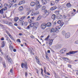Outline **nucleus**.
Listing matches in <instances>:
<instances>
[{
	"label": "nucleus",
	"mask_w": 78,
	"mask_h": 78,
	"mask_svg": "<svg viewBox=\"0 0 78 78\" xmlns=\"http://www.w3.org/2000/svg\"><path fill=\"white\" fill-rule=\"evenodd\" d=\"M39 26V23L38 22H32L30 24V27H33V30H36Z\"/></svg>",
	"instance_id": "nucleus-1"
},
{
	"label": "nucleus",
	"mask_w": 78,
	"mask_h": 78,
	"mask_svg": "<svg viewBox=\"0 0 78 78\" xmlns=\"http://www.w3.org/2000/svg\"><path fill=\"white\" fill-rule=\"evenodd\" d=\"M34 5L36 6V8L35 9V10L36 11H37L40 7H41V5L39 4V2L38 1H36L35 4L33 2H32L30 3V5L31 6H33Z\"/></svg>",
	"instance_id": "nucleus-2"
},
{
	"label": "nucleus",
	"mask_w": 78,
	"mask_h": 78,
	"mask_svg": "<svg viewBox=\"0 0 78 78\" xmlns=\"http://www.w3.org/2000/svg\"><path fill=\"white\" fill-rule=\"evenodd\" d=\"M23 66L26 69H28V67H27V63L25 62L24 63H22L21 64V67L22 68H23Z\"/></svg>",
	"instance_id": "nucleus-3"
},
{
	"label": "nucleus",
	"mask_w": 78,
	"mask_h": 78,
	"mask_svg": "<svg viewBox=\"0 0 78 78\" xmlns=\"http://www.w3.org/2000/svg\"><path fill=\"white\" fill-rule=\"evenodd\" d=\"M78 51H71L66 53L67 55H74L75 53H77Z\"/></svg>",
	"instance_id": "nucleus-4"
},
{
	"label": "nucleus",
	"mask_w": 78,
	"mask_h": 78,
	"mask_svg": "<svg viewBox=\"0 0 78 78\" xmlns=\"http://www.w3.org/2000/svg\"><path fill=\"white\" fill-rule=\"evenodd\" d=\"M46 27L47 24L45 23H43L41 25V29H43V30L45 29Z\"/></svg>",
	"instance_id": "nucleus-5"
},
{
	"label": "nucleus",
	"mask_w": 78,
	"mask_h": 78,
	"mask_svg": "<svg viewBox=\"0 0 78 78\" xmlns=\"http://www.w3.org/2000/svg\"><path fill=\"white\" fill-rule=\"evenodd\" d=\"M61 44H59L58 45H56L54 46V48H55L56 49H58V48H61Z\"/></svg>",
	"instance_id": "nucleus-6"
},
{
	"label": "nucleus",
	"mask_w": 78,
	"mask_h": 78,
	"mask_svg": "<svg viewBox=\"0 0 78 78\" xmlns=\"http://www.w3.org/2000/svg\"><path fill=\"white\" fill-rule=\"evenodd\" d=\"M7 7H5L3 9H2L1 10H0V13L2 14H3V11H6V10H7Z\"/></svg>",
	"instance_id": "nucleus-7"
},
{
	"label": "nucleus",
	"mask_w": 78,
	"mask_h": 78,
	"mask_svg": "<svg viewBox=\"0 0 78 78\" xmlns=\"http://www.w3.org/2000/svg\"><path fill=\"white\" fill-rule=\"evenodd\" d=\"M35 59H36V62H37L38 64L40 65V66H41V64L40 62V61H39V58H38V57L37 56H36L35 58Z\"/></svg>",
	"instance_id": "nucleus-8"
},
{
	"label": "nucleus",
	"mask_w": 78,
	"mask_h": 78,
	"mask_svg": "<svg viewBox=\"0 0 78 78\" xmlns=\"http://www.w3.org/2000/svg\"><path fill=\"white\" fill-rule=\"evenodd\" d=\"M70 34L69 32H68L67 33L65 34V38L66 39H67V38H69V37H70Z\"/></svg>",
	"instance_id": "nucleus-9"
},
{
	"label": "nucleus",
	"mask_w": 78,
	"mask_h": 78,
	"mask_svg": "<svg viewBox=\"0 0 78 78\" xmlns=\"http://www.w3.org/2000/svg\"><path fill=\"white\" fill-rule=\"evenodd\" d=\"M6 58L9 62L11 63L12 62V59H11V58L8 55L7 56Z\"/></svg>",
	"instance_id": "nucleus-10"
},
{
	"label": "nucleus",
	"mask_w": 78,
	"mask_h": 78,
	"mask_svg": "<svg viewBox=\"0 0 78 78\" xmlns=\"http://www.w3.org/2000/svg\"><path fill=\"white\" fill-rule=\"evenodd\" d=\"M65 52H66V49L65 48L63 49L60 51V53L62 54H63L64 53H65Z\"/></svg>",
	"instance_id": "nucleus-11"
},
{
	"label": "nucleus",
	"mask_w": 78,
	"mask_h": 78,
	"mask_svg": "<svg viewBox=\"0 0 78 78\" xmlns=\"http://www.w3.org/2000/svg\"><path fill=\"white\" fill-rule=\"evenodd\" d=\"M66 6L68 8H70L72 6V5L70 4V3L69 2L66 4Z\"/></svg>",
	"instance_id": "nucleus-12"
},
{
	"label": "nucleus",
	"mask_w": 78,
	"mask_h": 78,
	"mask_svg": "<svg viewBox=\"0 0 78 78\" xmlns=\"http://www.w3.org/2000/svg\"><path fill=\"white\" fill-rule=\"evenodd\" d=\"M23 7L22 6H20L19 7V11H23Z\"/></svg>",
	"instance_id": "nucleus-13"
},
{
	"label": "nucleus",
	"mask_w": 78,
	"mask_h": 78,
	"mask_svg": "<svg viewBox=\"0 0 78 78\" xmlns=\"http://www.w3.org/2000/svg\"><path fill=\"white\" fill-rule=\"evenodd\" d=\"M53 40H54V39L51 40L49 41V44L50 45H52L53 42Z\"/></svg>",
	"instance_id": "nucleus-14"
},
{
	"label": "nucleus",
	"mask_w": 78,
	"mask_h": 78,
	"mask_svg": "<svg viewBox=\"0 0 78 78\" xmlns=\"http://www.w3.org/2000/svg\"><path fill=\"white\" fill-rule=\"evenodd\" d=\"M9 47L11 51H13V49H14V48H13L11 44H10Z\"/></svg>",
	"instance_id": "nucleus-15"
},
{
	"label": "nucleus",
	"mask_w": 78,
	"mask_h": 78,
	"mask_svg": "<svg viewBox=\"0 0 78 78\" xmlns=\"http://www.w3.org/2000/svg\"><path fill=\"white\" fill-rule=\"evenodd\" d=\"M51 23L50 22L46 24V26H47L48 27H51Z\"/></svg>",
	"instance_id": "nucleus-16"
},
{
	"label": "nucleus",
	"mask_w": 78,
	"mask_h": 78,
	"mask_svg": "<svg viewBox=\"0 0 78 78\" xmlns=\"http://www.w3.org/2000/svg\"><path fill=\"white\" fill-rule=\"evenodd\" d=\"M42 17V16H41V15H39L38 16L37 18V19L36 20L37 21H38L41 19V18Z\"/></svg>",
	"instance_id": "nucleus-17"
},
{
	"label": "nucleus",
	"mask_w": 78,
	"mask_h": 78,
	"mask_svg": "<svg viewBox=\"0 0 78 78\" xmlns=\"http://www.w3.org/2000/svg\"><path fill=\"white\" fill-rule=\"evenodd\" d=\"M24 3H25V1H21L20 2L18 5H20L22 4H24Z\"/></svg>",
	"instance_id": "nucleus-18"
},
{
	"label": "nucleus",
	"mask_w": 78,
	"mask_h": 78,
	"mask_svg": "<svg viewBox=\"0 0 78 78\" xmlns=\"http://www.w3.org/2000/svg\"><path fill=\"white\" fill-rule=\"evenodd\" d=\"M51 18L53 19V20H55L56 19V15L55 14L52 15L51 16Z\"/></svg>",
	"instance_id": "nucleus-19"
},
{
	"label": "nucleus",
	"mask_w": 78,
	"mask_h": 78,
	"mask_svg": "<svg viewBox=\"0 0 78 78\" xmlns=\"http://www.w3.org/2000/svg\"><path fill=\"white\" fill-rule=\"evenodd\" d=\"M26 17V16H24L22 17L19 19L20 21L21 22V21H22V20H23L24 19H25Z\"/></svg>",
	"instance_id": "nucleus-20"
},
{
	"label": "nucleus",
	"mask_w": 78,
	"mask_h": 78,
	"mask_svg": "<svg viewBox=\"0 0 78 78\" xmlns=\"http://www.w3.org/2000/svg\"><path fill=\"white\" fill-rule=\"evenodd\" d=\"M42 3L44 5H45V4H47V0H42Z\"/></svg>",
	"instance_id": "nucleus-21"
},
{
	"label": "nucleus",
	"mask_w": 78,
	"mask_h": 78,
	"mask_svg": "<svg viewBox=\"0 0 78 78\" xmlns=\"http://www.w3.org/2000/svg\"><path fill=\"white\" fill-rule=\"evenodd\" d=\"M14 20L15 22H17V21H18V20H19L18 17H15L14 19Z\"/></svg>",
	"instance_id": "nucleus-22"
},
{
	"label": "nucleus",
	"mask_w": 78,
	"mask_h": 78,
	"mask_svg": "<svg viewBox=\"0 0 78 78\" xmlns=\"http://www.w3.org/2000/svg\"><path fill=\"white\" fill-rule=\"evenodd\" d=\"M54 32H55V33H59V30H58L57 28H56L55 29H54Z\"/></svg>",
	"instance_id": "nucleus-23"
},
{
	"label": "nucleus",
	"mask_w": 78,
	"mask_h": 78,
	"mask_svg": "<svg viewBox=\"0 0 78 78\" xmlns=\"http://www.w3.org/2000/svg\"><path fill=\"white\" fill-rule=\"evenodd\" d=\"M44 12L45 14H46V16H47L48 14H49V12L47 10H45Z\"/></svg>",
	"instance_id": "nucleus-24"
},
{
	"label": "nucleus",
	"mask_w": 78,
	"mask_h": 78,
	"mask_svg": "<svg viewBox=\"0 0 78 78\" xmlns=\"http://www.w3.org/2000/svg\"><path fill=\"white\" fill-rule=\"evenodd\" d=\"M56 9V7H53L51 8L50 10L51 11H53V10H55V9Z\"/></svg>",
	"instance_id": "nucleus-25"
},
{
	"label": "nucleus",
	"mask_w": 78,
	"mask_h": 78,
	"mask_svg": "<svg viewBox=\"0 0 78 78\" xmlns=\"http://www.w3.org/2000/svg\"><path fill=\"white\" fill-rule=\"evenodd\" d=\"M63 59L64 60V61H66L67 62H69V60L67 58H63Z\"/></svg>",
	"instance_id": "nucleus-26"
},
{
	"label": "nucleus",
	"mask_w": 78,
	"mask_h": 78,
	"mask_svg": "<svg viewBox=\"0 0 78 78\" xmlns=\"http://www.w3.org/2000/svg\"><path fill=\"white\" fill-rule=\"evenodd\" d=\"M51 6H54L55 5V2L53 1L51 2Z\"/></svg>",
	"instance_id": "nucleus-27"
},
{
	"label": "nucleus",
	"mask_w": 78,
	"mask_h": 78,
	"mask_svg": "<svg viewBox=\"0 0 78 78\" xmlns=\"http://www.w3.org/2000/svg\"><path fill=\"white\" fill-rule=\"evenodd\" d=\"M9 3L10 4H13L12 3H14V2H13V1H12V0H9Z\"/></svg>",
	"instance_id": "nucleus-28"
},
{
	"label": "nucleus",
	"mask_w": 78,
	"mask_h": 78,
	"mask_svg": "<svg viewBox=\"0 0 78 78\" xmlns=\"http://www.w3.org/2000/svg\"><path fill=\"white\" fill-rule=\"evenodd\" d=\"M54 31H55V29L53 28H52L51 29V30H50V32L51 33H52V32H54Z\"/></svg>",
	"instance_id": "nucleus-29"
},
{
	"label": "nucleus",
	"mask_w": 78,
	"mask_h": 78,
	"mask_svg": "<svg viewBox=\"0 0 78 78\" xmlns=\"http://www.w3.org/2000/svg\"><path fill=\"white\" fill-rule=\"evenodd\" d=\"M9 36L10 37V38L11 39H12L13 41H14V38H13V37H12V36L11 35H9Z\"/></svg>",
	"instance_id": "nucleus-30"
},
{
	"label": "nucleus",
	"mask_w": 78,
	"mask_h": 78,
	"mask_svg": "<svg viewBox=\"0 0 78 78\" xmlns=\"http://www.w3.org/2000/svg\"><path fill=\"white\" fill-rule=\"evenodd\" d=\"M49 37H50V36H49V35L44 40L45 41H47V40H48V38H49Z\"/></svg>",
	"instance_id": "nucleus-31"
},
{
	"label": "nucleus",
	"mask_w": 78,
	"mask_h": 78,
	"mask_svg": "<svg viewBox=\"0 0 78 78\" xmlns=\"http://www.w3.org/2000/svg\"><path fill=\"white\" fill-rule=\"evenodd\" d=\"M7 24L8 25H12V23L11 22H8L7 23Z\"/></svg>",
	"instance_id": "nucleus-32"
},
{
	"label": "nucleus",
	"mask_w": 78,
	"mask_h": 78,
	"mask_svg": "<svg viewBox=\"0 0 78 78\" xmlns=\"http://www.w3.org/2000/svg\"><path fill=\"white\" fill-rule=\"evenodd\" d=\"M46 9V7L45 6H43L42 7V10H45Z\"/></svg>",
	"instance_id": "nucleus-33"
},
{
	"label": "nucleus",
	"mask_w": 78,
	"mask_h": 78,
	"mask_svg": "<svg viewBox=\"0 0 78 78\" xmlns=\"http://www.w3.org/2000/svg\"><path fill=\"white\" fill-rule=\"evenodd\" d=\"M25 22H24V21H22L20 23V24L22 25H23V24Z\"/></svg>",
	"instance_id": "nucleus-34"
},
{
	"label": "nucleus",
	"mask_w": 78,
	"mask_h": 78,
	"mask_svg": "<svg viewBox=\"0 0 78 78\" xmlns=\"http://www.w3.org/2000/svg\"><path fill=\"white\" fill-rule=\"evenodd\" d=\"M62 34L63 35H64V34H66V31H63L62 32Z\"/></svg>",
	"instance_id": "nucleus-35"
},
{
	"label": "nucleus",
	"mask_w": 78,
	"mask_h": 78,
	"mask_svg": "<svg viewBox=\"0 0 78 78\" xmlns=\"http://www.w3.org/2000/svg\"><path fill=\"white\" fill-rule=\"evenodd\" d=\"M28 22L29 23H32V20H28Z\"/></svg>",
	"instance_id": "nucleus-36"
},
{
	"label": "nucleus",
	"mask_w": 78,
	"mask_h": 78,
	"mask_svg": "<svg viewBox=\"0 0 78 78\" xmlns=\"http://www.w3.org/2000/svg\"><path fill=\"white\" fill-rule=\"evenodd\" d=\"M55 13L57 15L59 14V11H55Z\"/></svg>",
	"instance_id": "nucleus-37"
},
{
	"label": "nucleus",
	"mask_w": 78,
	"mask_h": 78,
	"mask_svg": "<svg viewBox=\"0 0 78 78\" xmlns=\"http://www.w3.org/2000/svg\"><path fill=\"white\" fill-rule=\"evenodd\" d=\"M7 34H8V35L9 36V35H10L11 34H10L9 33V32L6 31Z\"/></svg>",
	"instance_id": "nucleus-38"
},
{
	"label": "nucleus",
	"mask_w": 78,
	"mask_h": 78,
	"mask_svg": "<svg viewBox=\"0 0 78 78\" xmlns=\"http://www.w3.org/2000/svg\"><path fill=\"white\" fill-rule=\"evenodd\" d=\"M57 23H58V24H60L61 23V21L60 20H59L57 21Z\"/></svg>",
	"instance_id": "nucleus-39"
},
{
	"label": "nucleus",
	"mask_w": 78,
	"mask_h": 78,
	"mask_svg": "<svg viewBox=\"0 0 78 78\" xmlns=\"http://www.w3.org/2000/svg\"><path fill=\"white\" fill-rule=\"evenodd\" d=\"M64 24V22H62V23H61V24L60 25V27H62V26H63V25Z\"/></svg>",
	"instance_id": "nucleus-40"
},
{
	"label": "nucleus",
	"mask_w": 78,
	"mask_h": 78,
	"mask_svg": "<svg viewBox=\"0 0 78 78\" xmlns=\"http://www.w3.org/2000/svg\"><path fill=\"white\" fill-rule=\"evenodd\" d=\"M36 15L34 12H33L31 14V16H34Z\"/></svg>",
	"instance_id": "nucleus-41"
},
{
	"label": "nucleus",
	"mask_w": 78,
	"mask_h": 78,
	"mask_svg": "<svg viewBox=\"0 0 78 78\" xmlns=\"http://www.w3.org/2000/svg\"><path fill=\"white\" fill-rule=\"evenodd\" d=\"M12 5H13V4H10L8 6V7L9 8H11V6H12Z\"/></svg>",
	"instance_id": "nucleus-42"
},
{
	"label": "nucleus",
	"mask_w": 78,
	"mask_h": 78,
	"mask_svg": "<svg viewBox=\"0 0 78 78\" xmlns=\"http://www.w3.org/2000/svg\"><path fill=\"white\" fill-rule=\"evenodd\" d=\"M28 50L30 52V51H32V50H31V49L30 48H28Z\"/></svg>",
	"instance_id": "nucleus-43"
},
{
	"label": "nucleus",
	"mask_w": 78,
	"mask_h": 78,
	"mask_svg": "<svg viewBox=\"0 0 78 78\" xmlns=\"http://www.w3.org/2000/svg\"><path fill=\"white\" fill-rule=\"evenodd\" d=\"M5 44H2V45L1 46V47H2V48H3V47H5Z\"/></svg>",
	"instance_id": "nucleus-44"
},
{
	"label": "nucleus",
	"mask_w": 78,
	"mask_h": 78,
	"mask_svg": "<svg viewBox=\"0 0 78 78\" xmlns=\"http://www.w3.org/2000/svg\"><path fill=\"white\" fill-rule=\"evenodd\" d=\"M2 7H3L2 4L1 3H0V9L2 8Z\"/></svg>",
	"instance_id": "nucleus-45"
},
{
	"label": "nucleus",
	"mask_w": 78,
	"mask_h": 78,
	"mask_svg": "<svg viewBox=\"0 0 78 78\" xmlns=\"http://www.w3.org/2000/svg\"><path fill=\"white\" fill-rule=\"evenodd\" d=\"M17 42H20V43L21 42V41H20V39H18L17 40Z\"/></svg>",
	"instance_id": "nucleus-46"
},
{
	"label": "nucleus",
	"mask_w": 78,
	"mask_h": 78,
	"mask_svg": "<svg viewBox=\"0 0 78 78\" xmlns=\"http://www.w3.org/2000/svg\"><path fill=\"white\" fill-rule=\"evenodd\" d=\"M30 25L27 27L26 29H27V30H29L30 28Z\"/></svg>",
	"instance_id": "nucleus-47"
},
{
	"label": "nucleus",
	"mask_w": 78,
	"mask_h": 78,
	"mask_svg": "<svg viewBox=\"0 0 78 78\" xmlns=\"http://www.w3.org/2000/svg\"><path fill=\"white\" fill-rule=\"evenodd\" d=\"M35 15H37V14H39V12H37L35 13Z\"/></svg>",
	"instance_id": "nucleus-48"
},
{
	"label": "nucleus",
	"mask_w": 78,
	"mask_h": 78,
	"mask_svg": "<svg viewBox=\"0 0 78 78\" xmlns=\"http://www.w3.org/2000/svg\"><path fill=\"white\" fill-rule=\"evenodd\" d=\"M60 0H55V3H58V2H59V1Z\"/></svg>",
	"instance_id": "nucleus-49"
},
{
	"label": "nucleus",
	"mask_w": 78,
	"mask_h": 78,
	"mask_svg": "<svg viewBox=\"0 0 78 78\" xmlns=\"http://www.w3.org/2000/svg\"><path fill=\"white\" fill-rule=\"evenodd\" d=\"M68 67L71 68V67H72V65H68Z\"/></svg>",
	"instance_id": "nucleus-50"
},
{
	"label": "nucleus",
	"mask_w": 78,
	"mask_h": 78,
	"mask_svg": "<svg viewBox=\"0 0 78 78\" xmlns=\"http://www.w3.org/2000/svg\"><path fill=\"white\" fill-rule=\"evenodd\" d=\"M30 52V54L31 55H34V53H33V51H32Z\"/></svg>",
	"instance_id": "nucleus-51"
},
{
	"label": "nucleus",
	"mask_w": 78,
	"mask_h": 78,
	"mask_svg": "<svg viewBox=\"0 0 78 78\" xmlns=\"http://www.w3.org/2000/svg\"><path fill=\"white\" fill-rule=\"evenodd\" d=\"M30 11H29L27 13V15H29L30 14Z\"/></svg>",
	"instance_id": "nucleus-52"
},
{
	"label": "nucleus",
	"mask_w": 78,
	"mask_h": 78,
	"mask_svg": "<svg viewBox=\"0 0 78 78\" xmlns=\"http://www.w3.org/2000/svg\"><path fill=\"white\" fill-rule=\"evenodd\" d=\"M4 6L5 7H6V6H8V4H4Z\"/></svg>",
	"instance_id": "nucleus-53"
},
{
	"label": "nucleus",
	"mask_w": 78,
	"mask_h": 78,
	"mask_svg": "<svg viewBox=\"0 0 78 78\" xmlns=\"http://www.w3.org/2000/svg\"><path fill=\"white\" fill-rule=\"evenodd\" d=\"M13 1V2L14 3H16V1H17V0H12Z\"/></svg>",
	"instance_id": "nucleus-54"
},
{
	"label": "nucleus",
	"mask_w": 78,
	"mask_h": 78,
	"mask_svg": "<svg viewBox=\"0 0 78 78\" xmlns=\"http://www.w3.org/2000/svg\"><path fill=\"white\" fill-rule=\"evenodd\" d=\"M13 51H14V52H16V49H13Z\"/></svg>",
	"instance_id": "nucleus-55"
},
{
	"label": "nucleus",
	"mask_w": 78,
	"mask_h": 78,
	"mask_svg": "<svg viewBox=\"0 0 78 78\" xmlns=\"http://www.w3.org/2000/svg\"><path fill=\"white\" fill-rule=\"evenodd\" d=\"M0 51L1 53H2V54H3V51L1 50H0Z\"/></svg>",
	"instance_id": "nucleus-56"
},
{
	"label": "nucleus",
	"mask_w": 78,
	"mask_h": 78,
	"mask_svg": "<svg viewBox=\"0 0 78 78\" xmlns=\"http://www.w3.org/2000/svg\"><path fill=\"white\" fill-rule=\"evenodd\" d=\"M7 41H10V39H9V38L7 37L6 39Z\"/></svg>",
	"instance_id": "nucleus-57"
},
{
	"label": "nucleus",
	"mask_w": 78,
	"mask_h": 78,
	"mask_svg": "<svg viewBox=\"0 0 78 78\" xmlns=\"http://www.w3.org/2000/svg\"><path fill=\"white\" fill-rule=\"evenodd\" d=\"M14 25H15V26H18V24H17V23H15L14 24Z\"/></svg>",
	"instance_id": "nucleus-58"
},
{
	"label": "nucleus",
	"mask_w": 78,
	"mask_h": 78,
	"mask_svg": "<svg viewBox=\"0 0 78 78\" xmlns=\"http://www.w3.org/2000/svg\"><path fill=\"white\" fill-rule=\"evenodd\" d=\"M10 73H12V69H10Z\"/></svg>",
	"instance_id": "nucleus-59"
},
{
	"label": "nucleus",
	"mask_w": 78,
	"mask_h": 78,
	"mask_svg": "<svg viewBox=\"0 0 78 78\" xmlns=\"http://www.w3.org/2000/svg\"><path fill=\"white\" fill-rule=\"evenodd\" d=\"M1 41H4V37H2L1 39Z\"/></svg>",
	"instance_id": "nucleus-60"
},
{
	"label": "nucleus",
	"mask_w": 78,
	"mask_h": 78,
	"mask_svg": "<svg viewBox=\"0 0 78 78\" xmlns=\"http://www.w3.org/2000/svg\"><path fill=\"white\" fill-rule=\"evenodd\" d=\"M18 28V29H19V30H21L22 28H21V27H17Z\"/></svg>",
	"instance_id": "nucleus-61"
},
{
	"label": "nucleus",
	"mask_w": 78,
	"mask_h": 78,
	"mask_svg": "<svg viewBox=\"0 0 78 78\" xmlns=\"http://www.w3.org/2000/svg\"><path fill=\"white\" fill-rule=\"evenodd\" d=\"M9 44L10 45H11V44H12V42H11L10 40Z\"/></svg>",
	"instance_id": "nucleus-62"
},
{
	"label": "nucleus",
	"mask_w": 78,
	"mask_h": 78,
	"mask_svg": "<svg viewBox=\"0 0 78 78\" xmlns=\"http://www.w3.org/2000/svg\"><path fill=\"white\" fill-rule=\"evenodd\" d=\"M45 77H46V78H50V77H49L48 76H45Z\"/></svg>",
	"instance_id": "nucleus-63"
},
{
	"label": "nucleus",
	"mask_w": 78,
	"mask_h": 78,
	"mask_svg": "<svg viewBox=\"0 0 78 78\" xmlns=\"http://www.w3.org/2000/svg\"><path fill=\"white\" fill-rule=\"evenodd\" d=\"M25 76L26 77L27 76V73H25Z\"/></svg>",
	"instance_id": "nucleus-64"
}]
</instances>
